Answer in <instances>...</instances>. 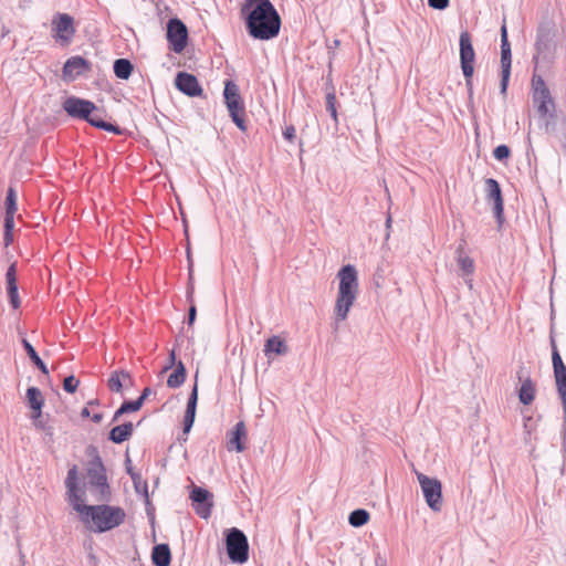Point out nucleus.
I'll return each instance as SVG.
<instances>
[{
  "instance_id": "nucleus-1",
  "label": "nucleus",
  "mask_w": 566,
  "mask_h": 566,
  "mask_svg": "<svg viewBox=\"0 0 566 566\" xmlns=\"http://www.w3.org/2000/svg\"><path fill=\"white\" fill-rule=\"evenodd\" d=\"M250 36L271 40L281 29V17L270 0H245L241 8Z\"/></svg>"
},
{
  "instance_id": "nucleus-2",
  "label": "nucleus",
  "mask_w": 566,
  "mask_h": 566,
  "mask_svg": "<svg viewBox=\"0 0 566 566\" xmlns=\"http://www.w3.org/2000/svg\"><path fill=\"white\" fill-rule=\"evenodd\" d=\"M339 280L337 296L335 301V318L337 322L345 321L358 296L359 283L358 272L352 264L344 265L337 273Z\"/></svg>"
},
{
  "instance_id": "nucleus-3",
  "label": "nucleus",
  "mask_w": 566,
  "mask_h": 566,
  "mask_svg": "<svg viewBox=\"0 0 566 566\" xmlns=\"http://www.w3.org/2000/svg\"><path fill=\"white\" fill-rule=\"evenodd\" d=\"M86 512L81 521L84 526L94 533H105L120 526L126 513L120 506L98 504L83 507Z\"/></svg>"
},
{
  "instance_id": "nucleus-4",
  "label": "nucleus",
  "mask_w": 566,
  "mask_h": 566,
  "mask_svg": "<svg viewBox=\"0 0 566 566\" xmlns=\"http://www.w3.org/2000/svg\"><path fill=\"white\" fill-rule=\"evenodd\" d=\"M88 484L91 491L95 494L96 501H104L109 497L111 490L107 482L106 469L98 454L88 461L86 467Z\"/></svg>"
},
{
  "instance_id": "nucleus-5",
  "label": "nucleus",
  "mask_w": 566,
  "mask_h": 566,
  "mask_svg": "<svg viewBox=\"0 0 566 566\" xmlns=\"http://www.w3.org/2000/svg\"><path fill=\"white\" fill-rule=\"evenodd\" d=\"M223 97L233 123L241 132H245L244 103L239 86L233 81L224 83Z\"/></svg>"
},
{
  "instance_id": "nucleus-6",
  "label": "nucleus",
  "mask_w": 566,
  "mask_h": 566,
  "mask_svg": "<svg viewBox=\"0 0 566 566\" xmlns=\"http://www.w3.org/2000/svg\"><path fill=\"white\" fill-rule=\"evenodd\" d=\"M532 101L539 116L546 117L554 109V101L544 78L533 73L532 76Z\"/></svg>"
},
{
  "instance_id": "nucleus-7",
  "label": "nucleus",
  "mask_w": 566,
  "mask_h": 566,
  "mask_svg": "<svg viewBox=\"0 0 566 566\" xmlns=\"http://www.w3.org/2000/svg\"><path fill=\"white\" fill-rule=\"evenodd\" d=\"M416 475L426 503L432 511L440 512L443 504L441 482L438 479L429 478L421 472H416Z\"/></svg>"
},
{
  "instance_id": "nucleus-8",
  "label": "nucleus",
  "mask_w": 566,
  "mask_h": 566,
  "mask_svg": "<svg viewBox=\"0 0 566 566\" xmlns=\"http://www.w3.org/2000/svg\"><path fill=\"white\" fill-rule=\"evenodd\" d=\"M460 62L469 92H472L475 53L468 31L460 34Z\"/></svg>"
},
{
  "instance_id": "nucleus-9",
  "label": "nucleus",
  "mask_w": 566,
  "mask_h": 566,
  "mask_svg": "<svg viewBox=\"0 0 566 566\" xmlns=\"http://www.w3.org/2000/svg\"><path fill=\"white\" fill-rule=\"evenodd\" d=\"M229 558L234 563H244L249 558L247 536L238 528H231L226 538Z\"/></svg>"
},
{
  "instance_id": "nucleus-10",
  "label": "nucleus",
  "mask_w": 566,
  "mask_h": 566,
  "mask_svg": "<svg viewBox=\"0 0 566 566\" xmlns=\"http://www.w3.org/2000/svg\"><path fill=\"white\" fill-rule=\"evenodd\" d=\"M511 65H512V52L511 44L507 38V29L505 19L503 20L501 27V94L505 95L510 82L511 76Z\"/></svg>"
},
{
  "instance_id": "nucleus-11",
  "label": "nucleus",
  "mask_w": 566,
  "mask_h": 566,
  "mask_svg": "<svg viewBox=\"0 0 566 566\" xmlns=\"http://www.w3.org/2000/svg\"><path fill=\"white\" fill-rule=\"evenodd\" d=\"M535 50L536 53L533 56V63L536 71L541 64H548L553 59V36L548 30H538Z\"/></svg>"
},
{
  "instance_id": "nucleus-12",
  "label": "nucleus",
  "mask_w": 566,
  "mask_h": 566,
  "mask_svg": "<svg viewBox=\"0 0 566 566\" xmlns=\"http://www.w3.org/2000/svg\"><path fill=\"white\" fill-rule=\"evenodd\" d=\"M167 40L175 53H181L187 46L188 30L186 24L177 19H170L167 24Z\"/></svg>"
},
{
  "instance_id": "nucleus-13",
  "label": "nucleus",
  "mask_w": 566,
  "mask_h": 566,
  "mask_svg": "<svg viewBox=\"0 0 566 566\" xmlns=\"http://www.w3.org/2000/svg\"><path fill=\"white\" fill-rule=\"evenodd\" d=\"M53 38L61 44H69L75 34L74 20L67 13H57L52 20Z\"/></svg>"
},
{
  "instance_id": "nucleus-14",
  "label": "nucleus",
  "mask_w": 566,
  "mask_h": 566,
  "mask_svg": "<svg viewBox=\"0 0 566 566\" xmlns=\"http://www.w3.org/2000/svg\"><path fill=\"white\" fill-rule=\"evenodd\" d=\"M63 109L71 117L85 120L92 112L96 111V106L91 101L71 96L63 102Z\"/></svg>"
},
{
  "instance_id": "nucleus-15",
  "label": "nucleus",
  "mask_w": 566,
  "mask_h": 566,
  "mask_svg": "<svg viewBox=\"0 0 566 566\" xmlns=\"http://www.w3.org/2000/svg\"><path fill=\"white\" fill-rule=\"evenodd\" d=\"M190 499L193 502L196 513L202 518H208L211 514L212 494L206 489L195 486Z\"/></svg>"
},
{
  "instance_id": "nucleus-16",
  "label": "nucleus",
  "mask_w": 566,
  "mask_h": 566,
  "mask_svg": "<svg viewBox=\"0 0 566 566\" xmlns=\"http://www.w3.org/2000/svg\"><path fill=\"white\" fill-rule=\"evenodd\" d=\"M91 70V64L82 56L70 57L63 66V78L74 81L77 76Z\"/></svg>"
},
{
  "instance_id": "nucleus-17",
  "label": "nucleus",
  "mask_w": 566,
  "mask_h": 566,
  "mask_svg": "<svg viewBox=\"0 0 566 566\" xmlns=\"http://www.w3.org/2000/svg\"><path fill=\"white\" fill-rule=\"evenodd\" d=\"M175 84L180 92L188 96L196 97L202 95V88L197 77L192 74L186 72L178 73Z\"/></svg>"
},
{
  "instance_id": "nucleus-18",
  "label": "nucleus",
  "mask_w": 566,
  "mask_h": 566,
  "mask_svg": "<svg viewBox=\"0 0 566 566\" xmlns=\"http://www.w3.org/2000/svg\"><path fill=\"white\" fill-rule=\"evenodd\" d=\"M7 281V292L10 300V303L14 310L19 308L21 305L19 293H18V284H17V266L15 263H12L6 273Z\"/></svg>"
},
{
  "instance_id": "nucleus-19",
  "label": "nucleus",
  "mask_w": 566,
  "mask_h": 566,
  "mask_svg": "<svg viewBox=\"0 0 566 566\" xmlns=\"http://www.w3.org/2000/svg\"><path fill=\"white\" fill-rule=\"evenodd\" d=\"M485 186H486L488 198L490 200H493L495 216L499 219V221H501V218L503 214V199H502L500 185L495 179L489 178L485 180Z\"/></svg>"
},
{
  "instance_id": "nucleus-20",
  "label": "nucleus",
  "mask_w": 566,
  "mask_h": 566,
  "mask_svg": "<svg viewBox=\"0 0 566 566\" xmlns=\"http://www.w3.org/2000/svg\"><path fill=\"white\" fill-rule=\"evenodd\" d=\"M457 262L461 271V275L464 277L469 289L473 287L471 275L474 273V261L469 255L464 254L463 249L460 247L457 250Z\"/></svg>"
},
{
  "instance_id": "nucleus-21",
  "label": "nucleus",
  "mask_w": 566,
  "mask_h": 566,
  "mask_svg": "<svg viewBox=\"0 0 566 566\" xmlns=\"http://www.w3.org/2000/svg\"><path fill=\"white\" fill-rule=\"evenodd\" d=\"M198 401V386L195 384L188 399L187 409L184 418V432L188 433L195 422L196 407Z\"/></svg>"
},
{
  "instance_id": "nucleus-22",
  "label": "nucleus",
  "mask_w": 566,
  "mask_h": 566,
  "mask_svg": "<svg viewBox=\"0 0 566 566\" xmlns=\"http://www.w3.org/2000/svg\"><path fill=\"white\" fill-rule=\"evenodd\" d=\"M247 430L242 421L238 422L229 433L228 450H235L237 452L244 451L245 447L242 439L245 438Z\"/></svg>"
},
{
  "instance_id": "nucleus-23",
  "label": "nucleus",
  "mask_w": 566,
  "mask_h": 566,
  "mask_svg": "<svg viewBox=\"0 0 566 566\" xmlns=\"http://www.w3.org/2000/svg\"><path fill=\"white\" fill-rule=\"evenodd\" d=\"M521 374L522 373L518 371V379L522 380V385L518 390V399L523 405H531L535 398L536 387L528 376L522 379Z\"/></svg>"
},
{
  "instance_id": "nucleus-24",
  "label": "nucleus",
  "mask_w": 566,
  "mask_h": 566,
  "mask_svg": "<svg viewBox=\"0 0 566 566\" xmlns=\"http://www.w3.org/2000/svg\"><path fill=\"white\" fill-rule=\"evenodd\" d=\"M134 431L132 422L114 427L109 432V440L114 443H122L130 438Z\"/></svg>"
},
{
  "instance_id": "nucleus-25",
  "label": "nucleus",
  "mask_w": 566,
  "mask_h": 566,
  "mask_svg": "<svg viewBox=\"0 0 566 566\" xmlns=\"http://www.w3.org/2000/svg\"><path fill=\"white\" fill-rule=\"evenodd\" d=\"M151 559L155 566H169L171 554L167 544H158L153 548Z\"/></svg>"
},
{
  "instance_id": "nucleus-26",
  "label": "nucleus",
  "mask_w": 566,
  "mask_h": 566,
  "mask_svg": "<svg viewBox=\"0 0 566 566\" xmlns=\"http://www.w3.org/2000/svg\"><path fill=\"white\" fill-rule=\"evenodd\" d=\"M130 374L126 370H115L111 374L107 386L114 392H120L124 387V381H130Z\"/></svg>"
},
{
  "instance_id": "nucleus-27",
  "label": "nucleus",
  "mask_w": 566,
  "mask_h": 566,
  "mask_svg": "<svg viewBox=\"0 0 566 566\" xmlns=\"http://www.w3.org/2000/svg\"><path fill=\"white\" fill-rule=\"evenodd\" d=\"M67 500L70 504L73 506V509L80 514V518L84 515L86 512L83 507H90L91 505H86L83 503V497L80 492L78 486H74L71 489H66Z\"/></svg>"
},
{
  "instance_id": "nucleus-28",
  "label": "nucleus",
  "mask_w": 566,
  "mask_h": 566,
  "mask_svg": "<svg viewBox=\"0 0 566 566\" xmlns=\"http://www.w3.org/2000/svg\"><path fill=\"white\" fill-rule=\"evenodd\" d=\"M85 120L96 128H101L115 134H120L119 127L111 123H106L103 119L102 115L97 113V109L92 112L90 117L85 118Z\"/></svg>"
},
{
  "instance_id": "nucleus-29",
  "label": "nucleus",
  "mask_w": 566,
  "mask_h": 566,
  "mask_svg": "<svg viewBox=\"0 0 566 566\" xmlns=\"http://www.w3.org/2000/svg\"><path fill=\"white\" fill-rule=\"evenodd\" d=\"M186 380V368L182 361H178L176 369L169 375L167 386L169 388H178Z\"/></svg>"
},
{
  "instance_id": "nucleus-30",
  "label": "nucleus",
  "mask_w": 566,
  "mask_h": 566,
  "mask_svg": "<svg viewBox=\"0 0 566 566\" xmlns=\"http://www.w3.org/2000/svg\"><path fill=\"white\" fill-rule=\"evenodd\" d=\"M27 401L32 410H38L44 406L42 392L36 387H30L27 390Z\"/></svg>"
},
{
  "instance_id": "nucleus-31",
  "label": "nucleus",
  "mask_w": 566,
  "mask_h": 566,
  "mask_svg": "<svg viewBox=\"0 0 566 566\" xmlns=\"http://www.w3.org/2000/svg\"><path fill=\"white\" fill-rule=\"evenodd\" d=\"M133 64L126 59H118L114 62V73L118 78L127 80L132 75Z\"/></svg>"
},
{
  "instance_id": "nucleus-32",
  "label": "nucleus",
  "mask_w": 566,
  "mask_h": 566,
  "mask_svg": "<svg viewBox=\"0 0 566 566\" xmlns=\"http://www.w3.org/2000/svg\"><path fill=\"white\" fill-rule=\"evenodd\" d=\"M23 347L30 357V359L34 363V365L45 375L49 374V369L46 365L43 363V360L39 357L38 353L35 352L34 347L27 340H22Z\"/></svg>"
},
{
  "instance_id": "nucleus-33",
  "label": "nucleus",
  "mask_w": 566,
  "mask_h": 566,
  "mask_svg": "<svg viewBox=\"0 0 566 566\" xmlns=\"http://www.w3.org/2000/svg\"><path fill=\"white\" fill-rule=\"evenodd\" d=\"M275 353L277 355L284 354L286 352V346L284 343L276 336L269 338L264 345V353L269 355L270 353Z\"/></svg>"
},
{
  "instance_id": "nucleus-34",
  "label": "nucleus",
  "mask_w": 566,
  "mask_h": 566,
  "mask_svg": "<svg viewBox=\"0 0 566 566\" xmlns=\"http://www.w3.org/2000/svg\"><path fill=\"white\" fill-rule=\"evenodd\" d=\"M369 520V513L366 510L358 509L349 514V524L354 527H360L365 525Z\"/></svg>"
},
{
  "instance_id": "nucleus-35",
  "label": "nucleus",
  "mask_w": 566,
  "mask_h": 566,
  "mask_svg": "<svg viewBox=\"0 0 566 566\" xmlns=\"http://www.w3.org/2000/svg\"><path fill=\"white\" fill-rule=\"evenodd\" d=\"M17 212V193L15 190L10 187L7 191L6 197V213L15 214Z\"/></svg>"
},
{
  "instance_id": "nucleus-36",
  "label": "nucleus",
  "mask_w": 566,
  "mask_h": 566,
  "mask_svg": "<svg viewBox=\"0 0 566 566\" xmlns=\"http://www.w3.org/2000/svg\"><path fill=\"white\" fill-rule=\"evenodd\" d=\"M326 109L334 120H337L336 96L333 92L326 95Z\"/></svg>"
},
{
  "instance_id": "nucleus-37",
  "label": "nucleus",
  "mask_w": 566,
  "mask_h": 566,
  "mask_svg": "<svg viewBox=\"0 0 566 566\" xmlns=\"http://www.w3.org/2000/svg\"><path fill=\"white\" fill-rule=\"evenodd\" d=\"M557 391L566 410V375L555 379Z\"/></svg>"
},
{
  "instance_id": "nucleus-38",
  "label": "nucleus",
  "mask_w": 566,
  "mask_h": 566,
  "mask_svg": "<svg viewBox=\"0 0 566 566\" xmlns=\"http://www.w3.org/2000/svg\"><path fill=\"white\" fill-rule=\"evenodd\" d=\"M66 489H71L77 486V468L74 465L67 472V476L65 479Z\"/></svg>"
},
{
  "instance_id": "nucleus-39",
  "label": "nucleus",
  "mask_w": 566,
  "mask_h": 566,
  "mask_svg": "<svg viewBox=\"0 0 566 566\" xmlns=\"http://www.w3.org/2000/svg\"><path fill=\"white\" fill-rule=\"evenodd\" d=\"M80 381L74 376H69L63 381V388L65 391L73 394L76 391Z\"/></svg>"
},
{
  "instance_id": "nucleus-40",
  "label": "nucleus",
  "mask_w": 566,
  "mask_h": 566,
  "mask_svg": "<svg viewBox=\"0 0 566 566\" xmlns=\"http://www.w3.org/2000/svg\"><path fill=\"white\" fill-rule=\"evenodd\" d=\"M31 419H32L35 428L41 429V430L44 429L45 424L42 420V408H39L38 410H32Z\"/></svg>"
},
{
  "instance_id": "nucleus-41",
  "label": "nucleus",
  "mask_w": 566,
  "mask_h": 566,
  "mask_svg": "<svg viewBox=\"0 0 566 566\" xmlns=\"http://www.w3.org/2000/svg\"><path fill=\"white\" fill-rule=\"evenodd\" d=\"M510 148L506 146V145H500L497 146L494 150H493V156L497 159V160H503V159H506L509 158L510 156Z\"/></svg>"
},
{
  "instance_id": "nucleus-42",
  "label": "nucleus",
  "mask_w": 566,
  "mask_h": 566,
  "mask_svg": "<svg viewBox=\"0 0 566 566\" xmlns=\"http://www.w3.org/2000/svg\"><path fill=\"white\" fill-rule=\"evenodd\" d=\"M142 408L140 400L125 401L122 403V410L128 412L138 411Z\"/></svg>"
},
{
  "instance_id": "nucleus-43",
  "label": "nucleus",
  "mask_w": 566,
  "mask_h": 566,
  "mask_svg": "<svg viewBox=\"0 0 566 566\" xmlns=\"http://www.w3.org/2000/svg\"><path fill=\"white\" fill-rule=\"evenodd\" d=\"M552 360H553V368L560 367L564 365L562 357H560L554 342H553Z\"/></svg>"
},
{
  "instance_id": "nucleus-44",
  "label": "nucleus",
  "mask_w": 566,
  "mask_h": 566,
  "mask_svg": "<svg viewBox=\"0 0 566 566\" xmlns=\"http://www.w3.org/2000/svg\"><path fill=\"white\" fill-rule=\"evenodd\" d=\"M429 7L437 10H444L449 6V0H428Z\"/></svg>"
},
{
  "instance_id": "nucleus-45",
  "label": "nucleus",
  "mask_w": 566,
  "mask_h": 566,
  "mask_svg": "<svg viewBox=\"0 0 566 566\" xmlns=\"http://www.w3.org/2000/svg\"><path fill=\"white\" fill-rule=\"evenodd\" d=\"M14 227V214H7L4 216V231L6 232H12Z\"/></svg>"
},
{
  "instance_id": "nucleus-46",
  "label": "nucleus",
  "mask_w": 566,
  "mask_h": 566,
  "mask_svg": "<svg viewBox=\"0 0 566 566\" xmlns=\"http://www.w3.org/2000/svg\"><path fill=\"white\" fill-rule=\"evenodd\" d=\"M283 136L289 142H293L295 137V128L293 126H287L283 132Z\"/></svg>"
},
{
  "instance_id": "nucleus-47",
  "label": "nucleus",
  "mask_w": 566,
  "mask_h": 566,
  "mask_svg": "<svg viewBox=\"0 0 566 566\" xmlns=\"http://www.w3.org/2000/svg\"><path fill=\"white\" fill-rule=\"evenodd\" d=\"M196 315H197V310H196V306L192 304L189 308V314H188V324L189 325H192L195 323Z\"/></svg>"
},
{
  "instance_id": "nucleus-48",
  "label": "nucleus",
  "mask_w": 566,
  "mask_h": 566,
  "mask_svg": "<svg viewBox=\"0 0 566 566\" xmlns=\"http://www.w3.org/2000/svg\"><path fill=\"white\" fill-rule=\"evenodd\" d=\"M175 363H176L175 350H171V353L169 355V364L164 367L163 373H166L168 369H170L175 365Z\"/></svg>"
},
{
  "instance_id": "nucleus-49",
  "label": "nucleus",
  "mask_w": 566,
  "mask_h": 566,
  "mask_svg": "<svg viewBox=\"0 0 566 566\" xmlns=\"http://www.w3.org/2000/svg\"><path fill=\"white\" fill-rule=\"evenodd\" d=\"M153 390L149 387H146L140 397L137 400H140V405L143 406L144 401L151 395Z\"/></svg>"
},
{
  "instance_id": "nucleus-50",
  "label": "nucleus",
  "mask_w": 566,
  "mask_h": 566,
  "mask_svg": "<svg viewBox=\"0 0 566 566\" xmlns=\"http://www.w3.org/2000/svg\"><path fill=\"white\" fill-rule=\"evenodd\" d=\"M565 375H566V366L565 365L554 368L555 379L558 377L565 376Z\"/></svg>"
},
{
  "instance_id": "nucleus-51",
  "label": "nucleus",
  "mask_w": 566,
  "mask_h": 566,
  "mask_svg": "<svg viewBox=\"0 0 566 566\" xmlns=\"http://www.w3.org/2000/svg\"><path fill=\"white\" fill-rule=\"evenodd\" d=\"M3 240H4V245L6 247L10 245L12 243V241H13L12 232H6L4 231Z\"/></svg>"
},
{
  "instance_id": "nucleus-52",
  "label": "nucleus",
  "mask_w": 566,
  "mask_h": 566,
  "mask_svg": "<svg viewBox=\"0 0 566 566\" xmlns=\"http://www.w3.org/2000/svg\"><path fill=\"white\" fill-rule=\"evenodd\" d=\"M127 413L125 410H122V406L115 411L113 421H118V419Z\"/></svg>"
},
{
  "instance_id": "nucleus-53",
  "label": "nucleus",
  "mask_w": 566,
  "mask_h": 566,
  "mask_svg": "<svg viewBox=\"0 0 566 566\" xmlns=\"http://www.w3.org/2000/svg\"><path fill=\"white\" fill-rule=\"evenodd\" d=\"M103 419V415L102 413H95L93 417H92V420L95 422V423H99Z\"/></svg>"
},
{
  "instance_id": "nucleus-54",
  "label": "nucleus",
  "mask_w": 566,
  "mask_h": 566,
  "mask_svg": "<svg viewBox=\"0 0 566 566\" xmlns=\"http://www.w3.org/2000/svg\"><path fill=\"white\" fill-rule=\"evenodd\" d=\"M128 473L130 474L132 479L134 480V482L136 484V490L138 491L139 488H138V484H137V478H139V476L137 474L133 473L132 469H128Z\"/></svg>"
},
{
  "instance_id": "nucleus-55",
  "label": "nucleus",
  "mask_w": 566,
  "mask_h": 566,
  "mask_svg": "<svg viewBox=\"0 0 566 566\" xmlns=\"http://www.w3.org/2000/svg\"><path fill=\"white\" fill-rule=\"evenodd\" d=\"M33 0H20L21 4L20 7H27L28 4H30Z\"/></svg>"
},
{
  "instance_id": "nucleus-56",
  "label": "nucleus",
  "mask_w": 566,
  "mask_h": 566,
  "mask_svg": "<svg viewBox=\"0 0 566 566\" xmlns=\"http://www.w3.org/2000/svg\"><path fill=\"white\" fill-rule=\"evenodd\" d=\"M188 260H190L189 256H188ZM189 279H190V281L192 280V263H191V261H189Z\"/></svg>"
},
{
  "instance_id": "nucleus-57",
  "label": "nucleus",
  "mask_w": 566,
  "mask_h": 566,
  "mask_svg": "<svg viewBox=\"0 0 566 566\" xmlns=\"http://www.w3.org/2000/svg\"><path fill=\"white\" fill-rule=\"evenodd\" d=\"M81 415H82L83 417H88V416H90V411H88V409H87V408H84V409L82 410Z\"/></svg>"
},
{
  "instance_id": "nucleus-58",
  "label": "nucleus",
  "mask_w": 566,
  "mask_h": 566,
  "mask_svg": "<svg viewBox=\"0 0 566 566\" xmlns=\"http://www.w3.org/2000/svg\"><path fill=\"white\" fill-rule=\"evenodd\" d=\"M390 223H391V217L389 216V217L387 218V220H386V224H387V227H390Z\"/></svg>"
},
{
  "instance_id": "nucleus-59",
  "label": "nucleus",
  "mask_w": 566,
  "mask_h": 566,
  "mask_svg": "<svg viewBox=\"0 0 566 566\" xmlns=\"http://www.w3.org/2000/svg\"><path fill=\"white\" fill-rule=\"evenodd\" d=\"M192 294H193V287H191V290L189 292V297H191Z\"/></svg>"
}]
</instances>
